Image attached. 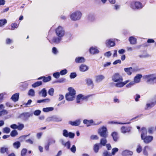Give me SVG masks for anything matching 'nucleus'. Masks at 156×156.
<instances>
[{
    "mask_svg": "<svg viewBox=\"0 0 156 156\" xmlns=\"http://www.w3.org/2000/svg\"><path fill=\"white\" fill-rule=\"evenodd\" d=\"M112 80L115 82H121L123 80V78L119 73H114L112 76Z\"/></svg>",
    "mask_w": 156,
    "mask_h": 156,
    "instance_id": "0eeeda50",
    "label": "nucleus"
},
{
    "mask_svg": "<svg viewBox=\"0 0 156 156\" xmlns=\"http://www.w3.org/2000/svg\"><path fill=\"white\" fill-rule=\"evenodd\" d=\"M62 39V38L59 36H57V37H54L51 40H49V41L51 44L53 43L58 44L60 43Z\"/></svg>",
    "mask_w": 156,
    "mask_h": 156,
    "instance_id": "1a4fd4ad",
    "label": "nucleus"
},
{
    "mask_svg": "<svg viewBox=\"0 0 156 156\" xmlns=\"http://www.w3.org/2000/svg\"><path fill=\"white\" fill-rule=\"evenodd\" d=\"M111 136H112L114 141H117L119 137L117 133L115 132H112L111 134Z\"/></svg>",
    "mask_w": 156,
    "mask_h": 156,
    "instance_id": "4be33fe9",
    "label": "nucleus"
},
{
    "mask_svg": "<svg viewBox=\"0 0 156 156\" xmlns=\"http://www.w3.org/2000/svg\"><path fill=\"white\" fill-rule=\"evenodd\" d=\"M42 84V82L41 81H37L32 85V87H36L39 86Z\"/></svg>",
    "mask_w": 156,
    "mask_h": 156,
    "instance_id": "2f4dec72",
    "label": "nucleus"
},
{
    "mask_svg": "<svg viewBox=\"0 0 156 156\" xmlns=\"http://www.w3.org/2000/svg\"><path fill=\"white\" fill-rule=\"evenodd\" d=\"M67 73V70L65 69L61 70L60 72V74L61 75H64Z\"/></svg>",
    "mask_w": 156,
    "mask_h": 156,
    "instance_id": "603ef678",
    "label": "nucleus"
},
{
    "mask_svg": "<svg viewBox=\"0 0 156 156\" xmlns=\"http://www.w3.org/2000/svg\"><path fill=\"white\" fill-rule=\"evenodd\" d=\"M92 95H89L87 96H84L83 95V97H82V100L87 101L89 99V98Z\"/></svg>",
    "mask_w": 156,
    "mask_h": 156,
    "instance_id": "09e8293b",
    "label": "nucleus"
},
{
    "mask_svg": "<svg viewBox=\"0 0 156 156\" xmlns=\"http://www.w3.org/2000/svg\"><path fill=\"white\" fill-rule=\"evenodd\" d=\"M103 156H112L111 154L109 153L107 151H105L103 153Z\"/></svg>",
    "mask_w": 156,
    "mask_h": 156,
    "instance_id": "bf43d9fd",
    "label": "nucleus"
},
{
    "mask_svg": "<svg viewBox=\"0 0 156 156\" xmlns=\"http://www.w3.org/2000/svg\"><path fill=\"white\" fill-rule=\"evenodd\" d=\"M18 25L16 23H12L11 24V29L14 30L15 28H17Z\"/></svg>",
    "mask_w": 156,
    "mask_h": 156,
    "instance_id": "5fc2aeb1",
    "label": "nucleus"
},
{
    "mask_svg": "<svg viewBox=\"0 0 156 156\" xmlns=\"http://www.w3.org/2000/svg\"><path fill=\"white\" fill-rule=\"evenodd\" d=\"M130 7L133 9H139L143 7L142 4L138 1H133L130 4Z\"/></svg>",
    "mask_w": 156,
    "mask_h": 156,
    "instance_id": "20e7f679",
    "label": "nucleus"
},
{
    "mask_svg": "<svg viewBox=\"0 0 156 156\" xmlns=\"http://www.w3.org/2000/svg\"><path fill=\"white\" fill-rule=\"evenodd\" d=\"M53 110V108L52 107H47L44 108L43 109V112H48L49 111H52Z\"/></svg>",
    "mask_w": 156,
    "mask_h": 156,
    "instance_id": "e433bc0d",
    "label": "nucleus"
},
{
    "mask_svg": "<svg viewBox=\"0 0 156 156\" xmlns=\"http://www.w3.org/2000/svg\"><path fill=\"white\" fill-rule=\"evenodd\" d=\"M60 74L59 72H56L53 74V76L55 78L57 79L59 77Z\"/></svg>",
    "mask_w": 156,
    "mask_h": 156,
    "instance_id": "052dcab7",
    "label": "nucleus"
},
{
    "mask_svg": "<svg viewBox=\"0 0 156 156\" xmlns=\"http://www.w3.org/2000/svg\"><path fill=\"white\" fill-rule=\"evenodd\" d=\"M63 136L66 137H69L70 138H73L75 136V134L74 133L68 131L66 129H64L63 131Z\"/></svg>",
    "mask_w": 156,
    "mask_h": 156,
    "instance_id": "6e6552de",
    "label": "nucleus"
},
{
    "mask_svg": "<svg viewBox=\"0 0 156 156\" xmlns=\"http://www.w3.org/2000/svg\"><path fill=\"white\" fill-rule=\"evenodd\" d=\"M90 52L92 54H97L99 53V50L95 48L91 47L89 49Z\"/></svg>",
    "mask_w": 156,
    "mask_h": 156,
    "instance_id": "412c9836",
    "label": "nucleus"
},
{
    "mask_svg": "<svg viewBox=\"0 0 156 156\" xmlns=\"http://www.w3.org/2000/svg\"><path fill=\"white\" fill-rule=\"evenodd\" d=\"M86 82L88 85H90L93 84V82L92 80L90 79H87L86 80Z\"/></svg>",
    "mask_w": 156,
    "mask_h": 156,
    "instance_id": "49530a36",
    "label": "nucleus"
},
{
    "mask_svg": "<svg viewBox=\"0 0 156 156\" xmlns=\"http://www.w3.org/2000/svg\"><path fill=\"white\" fill-rule=\"evenodd\" d=\"M22 115L26 118H29L31 115L28 112L23 113L22 114Z\"/></svg>",
    "mask_w": 156,
    "mask_h": 156,
    "instance_id": "13d9d810",
    "label": "nucleus"
},
{
    "mask_svg": "<svg viewBox=\"0 0 156 156\" xmlns=\"http://www.w3.org/2000/svg\"><path fill=\"white\" fill-rule=\"evenodd\" d=\"M119 83H116L115 86L117 87H122L123 86L122 83V81L121 82H119Z\"/></svg>",
    "mask_w": 156,
    "mask_h": 156,
    "instance_id": "6e6d98bb",
    "label": "nucleus"
},
{
    "mask_svg": "<svg viewBox=\"0 0 156 156\" xmlns=\"http://www.w3.org/2000/svg\"><path fill=\"white\" fill-rule=\"evenodd\" d=\"M98 133L100 136L103 138H107L108 136V132L107 128L106 127L103 126L99 128Z\"/></svg>",
    "mask_w": 156,
    "mask_h": 156,
    "instance_id": "7ed1b4c3",
    "label": "nucleus"
},
{
    "mask_svg": "<svg viewBox=\"0 0 156 156\" xmlns=\"http://www.w3.org/2000/svg\"><path fill=\"white\" fill-rule=\"evenodd\" d=\"M105 44L106 46L108 48L113 47L115 45V42L112 39L107 40L106 41Z\"/></svg>",
    "mask_w": 156,
    "mask_h": 156,
    "instance_id": "9d476101",
    "label": "nucleus"
},
{
    "mask_svg": "<svg viewBox=\"0 0 156 156\" xmlns=\"http://www.w3.org/2000/svg\"><path fill=\"white\" fill-rule=\"evenodd\" d=\"M76 76V74L75 73H72L70 74V77L71 79H73L75 78Z\"/></svg>",
    "mask_w": 156,
    "mask_h": 156,
    "instance_id": "0e129e2a",
    "label": "nucleus"
},
{
    "mask_svg": "<svg viewBox=\"0 0 156 156\" xmlns=\"http://www.w3.org/2000/svg\"><path fill=\"white\" fill-rule=\"evenodd\" d=\"M94 122L93 120L91 119L88 120L87 119H84L83 121V123L86 124L87 126H91Z\"/></svg>",
    "mask_w": 156,
    "mask_h": 156,
    "instance_id": "6ab92c4d",
    "label": "nucleus"
},
{
    "mask_svg": "<svg viewBox=\"0 0 156 156\" xmlns=\"http://www.w3.org/2000/svg\"><path fill=\"white\" fill-rule=\"evenodd\" d=\"M105 78L104 76L102 75H99L96 77V81L97 82H99L102 81Z\"/></svg>",
    "mask_w": 156,
    "mask_h": 156,
    "instance_id": "c85d7f7f",
    "label": "nucleus"
},
{
    "mask_svg": "<svg viewBox=\"0 0 156 156\" xmlns=\"http://www.w3.org/2000/svg\"><path fill=\"white\" fill-rule=\"evenodd\" d=\"M133 68L132 67L126 68L124 69V71L128 75H131L132 73Z\"/></svg>",
    "mask_w": 156,
    "mask_h": 156,
    "instance_id": "aec40b11",
    "label": "nucleus"
},
{
    "mask_svg": "<svg viewBox=\"0 0 156 156\" xmlns=\"http://www.w3.org/2000/svg\"><path fill=\"white\" fill-rule=\"evenodd\" d=\"M99 147L100 145L98 143L94 145L93 150L95 153H97L98 151Z\"/></svg>",
    "mask_w": 156,
    "mask_h": 156,
    "instance_id": "cd10ccee",
    "label": "nucleus"
},
{
    "mask_svg": "<svg viewBox=\"0 0 156 156\" xmlns=\"http://www.w3.org/2000/svg\"><path fill=\"white\" fill-rule=\"evenodd\" d=\"M41 113V111L39 110H37L35 111L34 112V115L38 116Z\"/></svg>",
    "mask_w": 156,
    "mask_h": 156,
    "instance_id": "680f3d73",
    "label": "nucleus"
},
{
    "mask_svg": "<svg viewBox=\"0 0 156 156\" xmlns=\"http://www.w3.org/2000/svg\"><path fill=\"white\" fill-rule=\"evenodd\" d=\"M143 77L147 83L153 84L156 83V76H154V74L145 75Z\"/></svg>",
    "mask_w": 156,
    "mask_h": 156,
    "instance_id": "f03ea898",
    "label": "nucleus"
},
{
    "mask_svg": "<svg viewBox=\"0 0 156 156\" xmlns=\"http://www.w3.org/2000/svg\"><path fill=\"white\" fill-rule=\"evenodd\" d=\"M19 96V93L14 94L11 97L12 99L14 101L16 102L18 100Z\"/></svg>",
    "mask_w": 156,
    "mask_h": 156,
    "instance_id": "a211bd4d",
    "label": "nucleus"
},
{
    "mask_svg": "<svg viewBox=\"0 0 156 156\" xmlns=\"http://www.w3.org/2000/svg\"><path fill=\"white\" fill-rule=\"evenodd\" d=\"M136 150L138 153H140L142 151V147L140 144L138 145Z\"/></svg>",
    "mask_w": 156,
    "mask_h": 156,
    "instance_id": "8fccbe9b",
    "label": "nucleus"
},
{
    "mask_svg": "<svg viewBox=\"0 0 156 156\" xmlns=\"http://www.w3.org/2000/svg\"><path fill=\"white\" fill-rule=\"evenodd\" d=\"M38 80H43V81L44 82L46 83L48 82L51 80V77L50 76H48L47 77L43 76L40 77L37 79Z\"/></svg>",
    "mask_w": 156,
    "mask_h": 156,
    "instance_id": "ddd939ff",
    "label": "nucleus"
},
{
    "mask_svg": "<svg viewBox=\"0 0 156 156\" xmlns=\"http://www.w3.org/2000/svg\"><path fill=\"white\" fill-rule=\"evenodd\" d=\"M18 134V133L16 130H12L10 133V136L12 137H14Z\"/></svg>",
    "mask_w": 156,
    "mask_h": 156,
    "instance_id": "c9c22d12",
    "label": "nucleus"
},
{
    "mask_svg": "<svg viewBox=\"0 0 156 156\" xmlns=\"http://www.w3.org/2000/svg\"><path fill=\"white\" fill-rule=\"evenodd\" d=\"M39 94H41L42 96L45 97L47 95V92L45 89V88H43L41 91L39 92Z\"/></svg>",
    "mask_w": 156,
    "mask_h": 156,
    "instance_id": "c756f323",
    "label": "nucleus"
},
{
    "mask_svg": "<svg viewBox=\"0 0 156 156\" xmlns=\"http://www.w3.org/2000/svg\"><path fill=\"white\" fill-rule=\"evenodd\" d=\"M82 13L79 11H76L70 15L71 19L73 21H76L80 20L82 16Z\"/></svg>",
    "mask_w": 156,
    "mask_h": 156,
    "instance_id": "39448f33",
    "label": "nucleus"
},
{
    "mask_svg": "<svg viewBox=\"0 0 156 156\" xmlns=\"http://www.w3.org/2000/svg\"><path fill=\"white\" fill-rule=\"evenodd\" d=\"M13 145L14 148L18 149L20 146L21 144L19 141H16L13 144Z\"/></svg>",
    "mask_w": 156,
    "mask_h": 156,
    "instance_id": "7c9ffc66",
    "label": "nucleus"
},
{
    "mask_svg": "<svg viewBox=\"0 0 156 156\" xmlns=\"http://www.w3.org/2000/svg\"><path fill=\"white\" fill-rule=\"evenodd\" d=\"M56 35L62 38L65 35V31L63 28L61 26H58L55 30Z\"/></svg>",
    "mask_w": 156,
    "mask_h": 156,
    "instance_id": "423d86ee",
    "label": "nucleus"
},
{
    "mask_svg": "<svg viewBox=\"0 0 156 156\" xmlns=\"http://www.w3.org/2000/svg\"><path fill=\"white\" fill-rule=\"evenodd\" d=\"M142 133L141 134V138H143V137L146 136L147 133V131L145 128L143 127L142 128Z\"/></svg>",
    "mask_w": 156,
    "mask_h": 156,
    "instance_id": "b1692460",
    "label": "nucleus"
},
{
    "mask_svg": "<svg viewBox=\"0 0 156 156\" xmlns=\"http://www.w3.org/2000/svg\"><path fill=\"white\" fill-rule=\"evenodd\" d=\"M88 69V67L86 65L82 64L80 67V69L81 71L85 72Z\"/></svg>",
    "mask_w": 156,
    "mask_h": 156,
    "instance_id": "393cba45",
    "label": "nucleus"
},
{
    "mask_svg": "<svg viewBox=\"0 0 156 156\" xmlns=\"http://www.w3.org/2000/svg\"><path fill=\"white\" fill-rule=\"evenodd\" d=\"M71 151L73 153H75L76 152V149L75 146L74 145H73L72 147L70 148Z\"/></svg>",
    "mask_w": 156,
    "mask_h": 156,
    "instance_id": "338daca9",
    "label": "nucleus"
},
{
    "mask_svg": "<svg viewBox=\"0 0 156 156\" xmlns=\"http://www.w3.org/2000/svg\"><path fill=\"white\" fill-rule=\"evenodd\" d=\"M156 104V100L155 101L151 102L150 103H148L147 104V108H151L153 107Z\"/></svg>",
    "mask_w": 156,
    "mask_h": 156,
    "instance_id": "f704fd0d",
    "label": "nucleus"
},
{
    "mask_svg": "<svg viewBox=\"0 0 156 156\" xmlns=\"http://www.w3.org/2000/svg\"><path fill=\"white\" fill-rule=\"evenodd\" d=\"M7 20L5 19L0 20V27H2L7 23Z\"/></svg>",
    "mask_w": 156,
    "mask_h": 156,
    "instance_id": "4c0bfd02",
    "label": "nucleus"
},
{
    "mask_svg": "<svg viewBox=\"0 0 156 156\" xmlns=\"http://www.w3.org/2000/svg\"><path fill=\"white\" fill-rule=\"evenodd\" d=\"M85 60L84 57H76L75 59V62L76 63H80L84 62Z\"/></svg>",
    "mask_w": 156,
    "mask_h": 156,
    "instance_id": "f3484780",
    "label": "nucleus"
},
{
    "mask_svg": "<svg viewBox=\"0 0 156 156\" xmlns=\"http://www.w3.org/2000/svg\"><path fill=\"white\" fill-rule=\"evenodd\" d=\"M83 95L80 94L77 95L76 98V103H79L80 102V100H82Z\"/></svg>",
    "mask_w": 156,
    "mask_h": 156,
    "instance_id": "473e14b6",
    "label": "nucleus"
},
{
    "mask_svg": "<svg viewBox=\"0 0 156 156\" xmlns=\"http://www.w3.org/2000/svg\"><path fill=\"white\" fill-rule=\"evenodd\" d=\"M106 138H103L101 139L100 142L99 143H98L100 145V147H102V146H105L107 142Z\"/></svg>",
    "mask_w": 156,
    "mask_h": 156,
    "instance_id": "2eb2a0df",
    "label": "nucleus"
},
{
    "mask_svg": "<svg viewBox=\"0 0 156 156\" xmlns=\"http://www.w3.org/2000/svg\"><path fill=\"white\" fill-rule=\"evenodd\" d=\"M21 156H31L27 153V150L26 148H23L21 151Z\"/></svg>",
    "mask_w": 156,
    "mask_h": 156,
    "instance_id": "5701e85b",
    "label": "nucleus"
},
{
    "mask_svg": "<svg viewBox=\"0 0 156 156\" xmlns=\"http://www.w3.org/2000/svg\"><path fill=\"white\" fill-rule=\"evenodd\" d=\"M28 94L29 95H30L32 96H34V90L32 89H30L29 90Z\"/></svg>",
    "mask_w": 156,
    "mask_h": 156,
    "instance_id": "3c124183",
    "label": "nucleus"
},
{
    "mask_svg": "<svg viewBox=\"0 0 156 156\" xmlns=\"http://www.w3.org/2000/svg\"><path fill=\"white\" fill-rule=\"evenodd\" d=\"M10 131V128L8 127H5L3 129V132L6 133H9Z\"/></svg>",
    "mask_w": 156,
    "mask_h": 156,
    "instance_id": "37998d69",
    "label": "nucleus"
},
{
    "mask_svg": "<svg viewBox=\"0 0 156 156\" xmlns=\"http://www.w3.org/2000/svg\"><path fill=\"white\" fill-rule=\"evenodd\" d=\"M65 147H66L68 149L70 148V143L69 141H68L64 144H63Z\"/></svg>",
    "mask_w": 156,
    "mask_h": 156,
    "instance_id": "79ce46f5",
    "label": "nucleus"
},
{
    "mask_svg": "<svg viewBox=\"0 0 156 156\" xmlns=\"http://www.w3.org/2000/svg\"><path fill=\"white\" fill-rule=\"evenodd\" d=\"M154 131V128L153 127H151L148 129V132L150 134H152Z\"/></svg>",
    "mask_w": 156,
    "mask_h": 156,
    "instance_id": "69168bd1",
    "label": "nucleus"
},
{
    "mask_svg": "<svg viewBox=\"0 0 156 156\" xmlns=\"http://www.w3.org/2000/svg\"><path fill=\"white\" fill-rule=\"evenodd\" d=\"M122 154L124 156L132 155L133 154V152L130 151L126 150L123 151Z\"/></svg>",
    "mask_w": 156,
    "mask_h": 156,
    "instance_id": "bb28decb",
    "label": "nucleus"
},
{
    "mask_svg": "<svg viewBox=\"0 0 156 156\" xmlns=\"http://www.w3.org/2000/svg\"><path fill=\"white\" fill-rule=\"evenodd\" d=\"M80 123V119L76 120V121L73 122L70 121L69 123L72 126H79Z\"/></svg>",
    "mask_w": 156,
    "mask_h": 156,
    "instance_id": "dca6fc26",
    "label": "nucleus"
},
{
    "mask_svg": "<svg viewBox=\"0 0 156 156\" xmlns=\"http://www.w3.org/2000/svg\"><path fill=\"white\" fill-rule=\"evenodd\" d=\"M142 77V75L140 74H137L134 78V81L135 83H139Z\"/></svg>",
    "mask_w": 156,
    "mask_h": 156,
    "instance_id": "4468645a",
    "label": "nucleus"
},
{
    "mask_svg": "<svg viewBox=\"0 0 156 156\" xmlns=\"http://www.w3.org/2000/svg\"><path fill=\"white\" fill-rule=\"evenodd\" d=\"M90 138L92 140H98L99 138L97 135H92L91 136Z\"/></svg>",
    "mask_w": 156,
    "mask_h": 156,
    "instance_id": "774afa93",
    "label": "nucleus"
},
{
    "mask_svg": "<svg viewBox=\"0 0 156 156\" xmlns=\"http://www.w3.org/2000/svg\"><path fill=\"white\" fill-rule=\"evenodd\" d=\"M12 42V41L10 38H8L6 40V43L7 44H10Z\"/></svg>",
    "mask_w": 156,
    "mask_h": 156,
    "instance_id": "e2e57ef3",
    "label": "nucleus"
},
{
    "mask_svg": "<svg viewBox=\"0 0 156 156\" xmlns=\"http://www.w3.org/2000/svg\"><path fill=\"white\" fill-rule=\"evenodd\" d=\"M8 149L7 147H2L0 149V152L1 153L3 154L5 152L8 153Z\"/></svg>",
    "mask_w": 156,
    "mask_h": 156,
    "instance_id": "72a5a7b5",
    "label": "nucleus"
},
{
    "mask_svg": "<svg viewBox=\"0 0 156 156\" xmlns=\"http://www.w3.org/2000/svg\"><path fill=\"white\" fill-rule=\"evenodd\" d=\"M69 92L67 93L65 95L66 99L68 101H71L73 100L75 98L76 91L72 87L68 88Z\"/></svg>",
    "mask_w": 156,
    "mask_h": 156,
    "instance_id": "f257e3e1",
    "label": "nucleus"
},
{
    "mask_svg": "<svg viewBox=\"0 0 156 156\" xmlns=\"http://www.w3.org/2000/svg\"><path fill=\"white\" fill-rule=\"evenodd\" d=\"M108 123L110 124H126V123L119 122L113 121L109 122Z\"/></svg>",
    "mask_w": 156,
    "mask_h": 156,
    "instance_id": "a19ab883",
    "label": "nucleus"
},
{
    "mask_svg": "<svg viewBox=\"0 0 156 156\" xmlns=\"http://www.w3.org/2000/svg\"><path fill=\"white\" fill-rule=\"evenodd\" d=\"M141 139L144 140V142L146 144H148L153 139V137L151 136H146L143 137Z\"/></svg>",
    "mask_w": 156,
    "mask_h": 156,
    "instance_id": "9b49d317",
    "label": "nucleus"
},
{
    "mask_svg": "<svg viewBox=\"0 0 156 156\" xmlns=\"http://www.w3.org/2000/svg\"><path fill=\"white\" fill-rule=\"evenodd\" d=\"M51 144V142H49L48 144L45 145L44 148L46 151H48L49 150V146Z\"/></svg>",
    "mask_w": 156,
    "mask_h": 156,
    "instance_id": "4d7b16f0",
    "label": "nucleus"
},
{
    "mask_svg": "<svg viewBox=\"0 0 156 156\" xmlns=\"http://www.w3.org/2000/svg\"><path fill=\"white\" fill-rule=\"evenodd\" d=\"M50 101V99L48 98L45 99L41 100H38L37 101V102L40 103L41 102H48Z\"/></svg>",
    "mask_w": 156,
    "mask_h": 156,
    "instance_id": "ea45409f",
    "label": "nucleus"
},
{
    "mask_svg": "<svg viewBox=\"0 0 156 156\" xmlns=\"http://www.w3.org/2000/svg\"><path fill=\"white\" fill-rule=\"evenodd\" d=\"M54 89L53 88H50L48 91V93L49 95L52 96L53 95Z\"/></svg>",
    "mask_w": 156,
    "mask_h": 156,
    "instance_id": "864d4df0",
    "label": "nucleus"
},
{
    "mask_svg": "<svg viewBox=\"0 0 156 156\" xmlns=\"http://www.w3.org/2000/svg\"><path fill=\"white\" fill-rule=\"evenodd\" d=\"M118 149L117 148L115 147L113 148L112 150V155H115V153L118 151Z\"/></svg>",
    "mask_w": 156,
    "mask_h": 156,
    "instance_id": "de8ad7c7",
    "label": "nucleus"
},
{
    "mask_svg": "<svg viewBox=\"0 0 156 156\" xmlns=\"http://www.w3.org/2000/svg\"><path fill=\"white\" fill-rule=\"evenodd\" d=\"M24 127V126L23 124H18V125H17V129L19 130H22Z\"/></svg>",
    "mask_w": 156,
    "mask_h": 156,
    "instance_id": "c03bdc74",
    "label": "nucleus"
},
{
    "mask_svg": "<svg viewBox=\"0 0 156 156\" xmlns=\"http://www.w3.org/2000/svg\"><path fill=\"white\" fill-rule=\"evenodd\" d=\"M149 148V147L148 146H146L144 147L143 151V153L144 155L146 156H147L148 155V153L146 150V149Z\"/></svg>",
    "mask_w": 156,
    "mask_h": 156,
    "instance_id": "58836bf2",
    "label": "nucleus"
},
{
    "mask_svg": "<svg viewBox=\"0 0 156 156\" xmlns=\"http://www.w3.org/2000/svg\"><path fill=\"white\" fill-rule=\"evenodd\" d=\"M131 127L129 126H122L121 128V132L125 133L130 131Z\"/></svg>",
    "mask_w": 156,
    "mask_h": 156,
    "instance_id": "f8f14e48",
    "label": "nucleus"
},
{
    "mask_svg": "<svg viewBox=\"0 0 156 156\" xmlns=\"http://www.w3.org/2000/svg\"><path fill=\"white\" fill-rule=\"evenodd\" d=\"M129 41L130 43L132 44H134L136 43V39L133 37H130L129 38Z\"/></svg>",
    "mask_w": 156,
    "mask_h": 156,
    "instance_id": "a878e982",
    "label": "nucleus"
},
{
    "mask_svg": "<svg viewBox=\"0 0 156 156\" xmlns=\"http://www.w3.org/2000/svg\"><path fill=\"white\" fill-rule=\"evenodd\" d=\"M8 114V112L5 110L3 109L0 111V117L2 115H5Z\"/></svg>",
    "mask_w": 156,
    "mask_h": 156,
    "instance_id": "a18cd8bd",
    "label": "nucleus"
}]
</instances>
